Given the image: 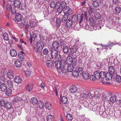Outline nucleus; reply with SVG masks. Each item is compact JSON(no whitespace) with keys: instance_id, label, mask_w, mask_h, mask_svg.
<instances>
[{"instance_id":"obj_59","label":"nucleus","mask_w":121,"mask_h":121,"mask_svg":"<svg viewBox=\"0 0 121 121\" xmlns=\"http://www.w3.org/2000/svg\"><path fill=\"white\" fill-rule=\"evenodd\" d=\"M72 20L73 21H76L78 20L77 15H73L72 17Z\"/></svg>"},{"instance_id":"obj_50","label":"nucleus","mask_w":121,"mask_h":121,"mask_svg":"<svg viewBox=\"0 0 121 121\" xmlns=\"http://www.w3.org/2000/svg\"><path fill=\"white\" fill-rule=\"evenodd\" d=\"M5 81V77L3 76H1L0 77V83H2Z\"/></svg>"},{"instance_id":"obj_58","label":"nucleus","mask_w":121,"mask_h":121,"mask_svg":"<svg viewBox=\"0 0 121 121\" xmlns=\"http://www.w3.org/2000/svg\"><path fill=\"white\" fill-rule=\"evenodd\" d=\"M12 7V6L9 4H6V8L7 10L10 11Z\"/></svg>"},{"instance_id":"obj_39","label":"nucleus","mask_w":121,"mask_h":121,"mask_svg":"<svg viewBox=\"0 0 121 121\" xmlns=\"http://www.w3.org/2000/svg\"><path fill=\"white\" fill-rule=\"evenodd\" d=\"M77 71L79 75H82L84 72L83 68L81 67H79L78 68Z\"/></svg>"},{"instance_id":"obj_44","label":"nucleus","mask_w":121,"mask_h":121,"mask_svg":"<svg viewBox=\"0 0 121 121\" xmlns=\"http://www.w3.org/2000/svg\"><path fill=\"white\" fill-rule=\"evenodd\" d=\"M69 16H67L66 15L64 14V15L63 16L62 19V21L63 22H65L68 18V17Z\"/></svg>"},{"instance_id":"obj_12","label":"nucleus","mask_w":121,"mask_h":121,"mask_svg":"<svg viewBox=\"0 0 121 121\" xmlns=\"http://www.w3.org/2000/svg\"><path fill=\"white\" fill-rule=\"evenodd\" d=\"M78 20L80 21L79 23L80 24L82 22V21L84 17V15L83 14H79L77 15Z\"/></svg>"},{"instance_id":"obj_10","label":"nucleus","mask_w":121,"mask_h":121,"mask_svg":"<svg viewBox=\"0 0 121 121\" xmlns=\"http://www.w3.org/2000/svg\"><path fill=\"white\" fill-rule=\"evenodd\" d=\"M59 47V43L57 41H55L53 43L52 47L54 49L56 50L58 49Z\"/></svg>"},{"instance_id":"obj_18","label":"nucleus","mask_w":121,"mask_h":121,"mask_svg":"<svg viewBox=\"0 0 121 121\" xmlns=\"http://www.w3.org/2000/svg\"><path fill=\"white\" fill-rule=\"evenodd\" d=\"M5 92V94L7 96H8L11 95L12 92V89L10 88H7Z\"/></svg>"},{"instance_id":"obj_9","label":"nucleus","mask_w":121,"mask_h":121,"mask_svg":"<svg viewBox=\"0 0 121 121\" xmlns=\"http://www.w3.org/2000/svg\"><path fill=\"white\" fill-rule=\"evenodd\" d=\"M33 86V84L32 83H29L27 85L26 87V90L28 91L32 90Z\"/></svg>"},{"instance_id":"obj_53","label":"nucleus","mask_w":121,"mask_h":121,"mask_svg":"<svg viewBox=\"0 0 121 121\" xmlns=\"http://www.w3.org/2000/svg\"><path fill=\"white\" fill-rule=\"evenodd\" d=\"M18 58L21 60V61H22L23 60L24 57V55H22L21 54H19L18 55Z\"/></svg>"},{"instance_id":"obj_60","label":"nucleus","mask_w":121,"mask_h":121,"mask_svg":"<svg viewBox=\"0 0 121 121\" xmlns=\"http://www.w3.org/2000/svg\"><path fill=\"white\" fill-rule=\"evenodd\" d=\"M19 97H15L12 100L14 104L16 102H17L18 101Z\"/></svg>"},{"instance_id":"obj_20","label":"nucleus","mask_w":121,"mask_h":121,"mask_svg":"<svg viewBox=\"0 0 121 121\" xmlns=\"http://www.w3.org/2000/svg\"><path fill=\"white\" fill-rule=\"evenodd\" d=\"M59 61L58 60H57L55 62L54 61L53 62V64H55L56 68V69H59L61 67V65H60V64L59 63Z\"/></svg>"},{"instance_id":"obj_55","label":"nucleus","mask_w":121,"mask_h":121,"mask_svg":"<svg viewBox=\"0 0 121 121\" xmlns=\"http://www.w3.org/2000/svg\"><path fill=\"white\" fill-rule=\"evenodd\" d=\"M71 64H72L71 65H72L73 66H76L77 64V61L76 59H74L73 60V61H72V63Z\"/></svg>"},{"instance_id":"obj_46","label":"nucleus","mask_w":121,"mask_h":121,"mask_svg":"<svg viewBox=\"0 0 121 121\" xmlns=\"http://www.w3.org/2000/svg\"><path fill=\"white\" fill-rule=\"evenodd\" d=\"M48 61H47L46 63L48 67L51 68L52 66V63L51 61H50V60Z\"/></svg>"},{"instance_id":"obj_37","label":"nucleus","mask_w":121,"mask_h":121,"mask_svg":"<svg viewBox=\"0 0 121 121\" xmlns=\"http://www.w3.org/2000/svg\"><path fill=\"white\" fill-rule=\"evenodd\" d=\"M59 63L61 66V67H63L66 66V65H65V62L64 60H62Z\"/></svg>"},{"instance_id":"obj_64","label":"nucleus","mask_w":121,"mask_h":121,"mask_svg":"<svg viewBox=\"0 0 121 121\" xmlns=\"http://www.w3.org/2000/svg\"><path fill=\"white\" fill-rule=\"evenodd\" d=\"M0 105H1L2 106H5V105L6 104L5 103V102L4 100L1 99L0 101Z\"/></svg>"},{"instance_id":"obj_63","label":"nucleus","mask_w":121,"mask_h":121,"mask_svg":"<svg viewBox=\"0 0 121 121\" xmlns=\"http://www.w3.org/2000/svg\"><path fill=\"white\" fill-rule=\"evenodd\" d=\"M55 3L54 1H52L50 3V7L52 8L53 9H55Z\"/></svg>"},{"instance_id":"obj_24","label":"nucleus","mask_w":121,"mask_h":121,"mask_svg":"<svg viewBox=\"0 0 121 121\" xmlns=\"http://www.w3.org/2000/svg\"><path fill=\"white\" fill-rule=\"evenodd\" d=\"M30 101L31 103L34 105L37 104L38 102L37 99L35 98H32Z\"/></svg>"},{"instance_id":"obj_26","label":"nucleus","mask_w":121,"mask_h":121,"mask_svg":"<svg viewBox=\"0 0 121 121\" xmlns=\"http://www.w3.org/2000/svg\"><path fill=\"white\" fill-rule=\"evenodd\" d=\"M72 24V20L71 19H69L66 22V26L67 27H70L71 26Z\"/></svg>"},{"instance_id":"obj_30","label":"nucleus","mask_w":121,"mask_h":121,"mask_svg":"<svg viewBox=\"0 0 121 121\" xmlns=\"http://www.w3.org/2000/svg\"><path fill=\"white\" fill-rule=\"evenodd\" d=\"M63 52L65 54H67L69 52V48L67 46H64L63 49Z\"/></svg>"},{"instance_id":"obj_1","label":"nucleus","mask_w":121,"mask_h":121,"mask_svg":"<svg viewBox=\"0 0 121 121\" xmlns=\"http://www.w3.org/2000/svg\"><path fill=\"white\" fill-rule=\"evenodd\" d=\"M51 52V55H50L49 56V55H48L46 58H47V60H50L51 59V58L53 59H59L61 58V56L60 54L58 53L57 50L52 49H51L50 51Z\"/></svg>"},{"instance_id":"obj_41","label":"nucleus","mask_w":121,"mask_h":121,"mask_svg":"<svg viewBox=\"0 0 121 121\" xmlns=\"http://www.w3.org/2000/svg\"><path fill=\"white\" fill-rule=\"evenodd\" d=\"M88 93L86 91H84L81 94V96L82 98H85L88 95Z\"/></svg>"},{"instance_id":"obj_52","label":"nucleus","mask_w":121,"mask_h":121,"mask_svg":"<svg viewBox=\"0 0 121 121\" xmlns=\"http://www.w3.org/2000/svg\"><path fill=\"white\" fill-rule=\"evenodd\" d=\"M43 55H47L49 53V51L47 48H45L43 50Z\"/></svg>"},{"instance_id":"obj_61","label":"nucleus","mask_w":121,"mask_h":121,"mask_svg":"<svg viewBox=\"0 0 121 121\" xmlns=\"http://www.w3.org/2000/svg\"><path fill=\"white\" fill-rule=\"evenodd\" d=\"M61 20L59 18L57 19L56 21V23L57 26H59L60 25L61 23Z\"/></svg>"},{"instance_id":"obj_32","label":"nucleus","mask_w":121,"mask_h":121,"mask_svg":"<svg viewBox=\"0 0 121 121\" xmlns=\"http://www.w3.org/2000/svg\"><path fill=\"white\" fill-rule=\"evenodd\" d=\"M66 117L68 121H72L73 117L70 114H67L66 116Z\"/></svg>"},{"instance_id":"obj_33","label":"nucleus","mask_w":121,"mask_h":121,"mask_svg":"<svg viewBox=\"0 0 121 121\" xmlns=\"http://www.w3.org/2000/svg\"><path fill=\"white\" fill-rule=\"evenodd\" d=\"M38 35H39V37L41 40H43L44 38V37L43 36V35L41 33L39 32V31H36Z\"/></svg>"},{"instance_id":"obj_36","label":"nucleus","mask_w":121,"mask_h":121,"mask_svg":"<svg viewBox=\"0 0 121 121\" xmlns=\"http://www.w3.org/2000/svg\"><path fill=\"white\" fill-rule=\"evenodd\" d=\"M6 84L10 86V88H12L13 87V83L12 81L10 80H9L7 81Z\"/></svg>"},{"instance_id":"obj_35","label":"nucleus","mask_w":121,"mask_h":121,"mask_svg":"<svg viewBox=\"0 0 121 121\" xmlns=\"http://www.w3.org/2000/svg\"><path fill=\"white\" fill-rule=\"evenodd\" d=\"M107 92L104 93H103L102 96L101 97V99L103 101H105L106 99H108Z\"/></svg>"},{"instance_id":"obj_3","label":"nucleus","mask_w":121,"mask_h":121,"mask_svg":"<svg viewBox=\"0 0 121 121\" xmlns=\"http://www.w3.org/2000/svg\"><path fill=\"white\" fill-rule=\"evenodd\" d=\"M62 12L67 16L71 15L73 13V10L68 6H65L62 8Z\"/></svg>"},{"instance_id":"obj_21","label":"nucleus","mask_w":121,"mask_h":121,"mask_svg":"<svg viewBox=\"0 0 121 121\" xmlns=\"http://www.w3.org/2000/svg\"><path fill=\"white\" fill-rule=\"evenodd\" d=\"M73 60V59L70 56H68L66 59V63L68 65H71Z\"/></svg>"},{"instance_id":"obj_38","label":"nucleus","mask_w":121,"mask_h":121,"mask_svg":"<svg viewBox=\"0 0 121 121\" xmlns=\"http://www.w3.org/2000/svg\"><path fill=\"white\" fill-rule=\"evenodd\" d=\"M115 14L118 15L120 13L121 11V8L119 7H116L115 9Z\"/></svg>"},{"instance_id":"obj_5","label":"nucleus","mask_w":121,"mask_h":121,"mask_svg":"<svg viewBox=\"0 0 121 121\" xmlns=\"http://www.w3.org/2000/svg\"><path fill=\"white\" fill-rule=\"evenodd\" d=\"M100 74L98 71H96L94 73V75H91L90 76L91 79L92 81H95L96 79L97 80L100 79Z\"/></svg>"},{"instance_id":"obj_8","label":"nucleus","mask_w":121,"mask_h":121,"mask_svg":"<svg viewBox=\"0 0 121 121\" xmlns=\"http://www.w3.org/2000/svg\"><path fill=\"white\" fill-rule=\"evenodd\" d=\"M15 19L17 21L20 22L22 19V15L19 13H17L16 15Z\"/></svg>"},{"instance_id":"obj_23","label":"nucleus","mask_w":121,"mask_h":121,"mask_svg":"<svg viewBox=\"0 0 121 121\" xmlns=\"http://www.w3.org/2000/svg\"><path fill=\"white\" fill-rule=\"evenodd\" d=\"M14 64L16 67H19L21 65L22 62L19 60H16L15 62H14Z\"/></svg>"},{"instance_id":"obj_48","label":"nucleus","mask_w":121,"mask_h":121,"mask_svg":"<svg viewBox=\"0 0 121 121\" xmlns=\"http://www.w3.org/2000/svg\"><path fill=\"white\" fill-rule=\"evenodd\" d=\"M62 100L63 103L64 104H66L67 103L68 99L65 96L63 97Z\"/></svg>"},{"instance_id":"obj_62","label":"nucleus","mask_w":121,"mask_h":121,"mask_svg":"<svg viewBox=\"0 0 121 121\" xmlns=\"http://www.w3.org/2000/svg\"><path fill=\"white\" fill-rule=\"evenodd\" d=\"M34 110V109L33 108H32L30 109V114L32 116H34L35 115V112L33 111V110Z\"/></svg>"},{"instance_id":"obj_51","label":"nucleus","mask_w":121,"mask_h":121,"mask_svg":"<svg viewBox=\"0 0 121 121\" xmlns=\"http://www.w3.org/2000/svg\"><path fill=\"white\" fill-rule=\"evenodd\" d=\"M41 4L40 3L37 2L35 4V7L36 9H37L40 8L41 6Z\"/></svg>"},{"instance_id":"obj_4","label":"nucleus","mask_w":121,"mask_h":121,"mask_svg":"<svg viewBox=\"0 0 121 121\" xmlns=\"http://www.w3.org/2000/svg\"><path fill=\"white\" fill-rule=\"evenodd\" d=\"M96 11V9L93 7H90L88 13H89L87 15L86 12H85V13H84L85 16L84 17H89L90 16L91 17H92V16H91V15L92 13L95 12Z\"/></svg>"},{"instance_id":"obj_19","label":"nucleus","mask_w":121,"mask_h":121,"mask_svg":"<svg viewBox=\"0 0 121 121\" xmlns=\"http://www.w3.org/2000/svg\"><path fill=\"white\" fill-rule=\"evenodd\" d=\"M45 106L46 108L49 110L51 109L52 108V106L49 102H46L45 103Z\"/></svg>"},{"instance_id":"obj_11","label":"nucleus","mask_w":121,"mask_h":121,"mask_svg":"<svg viewBox=\"0 0 121 121\" xmlns=\"http://www.w3.org/2000/svg\"><path fill=\"white\" fill-rule=\"evenodd\" d=\"M77 49L76 46L75 45L74 46L72 47L71 49L70 52L71 53L73 54V55L76 56V52L77 50Z\"/></svg>"},{"instance_id":"obj_25","label":"nucleus","mask_w":121,"mask_h":121,"mask_svg":"<svg viewBox=\"0 0 121 121\" xmlns=\"http://www.w3.org/2000/svg\"><path fill=\"white\" fill-rule=\"evenodd\" d=\"M82 74L83 78L85 79H88L90 77V75L87 72H84Z\"/></svg>"},{"instance_id":"obj_14","label":"nucleus","mask_w":121,"mask_h":121,"mask_svg":"<svg viewBox=\"0 0 121 121\" xmlns=\"http://www.w3.org/2000/svg\"><path fill=\"white\" fill-rule=\"evenodd\" d=\"M10 54L12 57L16 56L17 55L16 51L14 49H11L10 50Z\"/></svg>"},{"instance_id":"obj_29","label":"nucleus","mask_w":121,"mask_h":121,"mask_svg":"<svg viewBox=\"0 0 121 121\" xmlns=\"http://www.w3.org/2000/svg\"><path fill=\"white\" fill-rule=\"evenodd\" d=\"M68 65L67 67V71L69 72H72L73 69V66L72 65Z\"/></svg>"},{"instance_id":"obj_31","label":"nucleus","mask_w":121,"mask_h":121,"mask_svg":"<svg viewBox=\"0 0 121 121\" xmlns=\"http://www.w3.org/2000/svg\"><path fill=\"white\" fill-rule=\"evenodd\" d=\"M116 100V96L113 95L111 96L110 98V101L112 103H114Z\"/></svg>"},{"instance_id":"obj_43","label":"nucleus","mask_w":121,"mask_h":121,"mask_svg":"<svg viewBox=\"0 0 121 121\" xmlns=\"http://www.w3.org/2000/svg\"><path fill=\"white\" fill-rule=\"evenodd\" d=\"M3 39L5 40L8 41L9 40L8 35L7 33H5L3 34Z\"/></svg>"},{"instance_id":"obj_54","label":"nucleus","mask_w":121,"mask_h":121,"mask_svg":"<svg viewBox=\"0 0 121 121\" xmlns=\"http://www.w3.org/2000/svg\"><path fill=\"white\" fill-rule=\"evenodd\" d=\"M66 66H65L64 67H61V68H60L63 73H65L66 72Z\"/></svg>"},{"instance_id":"obj_57","label":"nucleus","mask_w":121,"mask_h":121,"mask_svg":"<svg viewBox=\"0 0 121 121\" xmlns=\"http://www.w3.org/2000/svg\"><path fill=\"white\" fill-rule=\"evenodd\" d=\"M116 80L118 82L121 81V77L119 75H117L116 78Z\"/></svg>"},{"instance_id":"obj_45","label":"nucleus","mask_w":121,"mask_h":121,"mask_svg":"<svg viewBox=\"0 0 121 121\" xmlns=\"http://www.w3.org/2000/svg\"><path fill=\"white\" fill-rule=\"evenodd\" d=\"M12 104L9 102H7L5 104V106L7 109H10L11 107Z\"/></svg>"},{"instance_id":"obj_13","label":"nucleus","mask_w":121,"mask_h":121,"mask_svg":"<svg viewBox=\"0 0 121 121\" xmlns=\"http://www.w3.org/2000/svg\"><path fill=\"white\" fill-rule=\"evenodd\" d=\"M113 74H111V73L109 72H108L106 73L105 78L107 80H110L112 79V77Z\"/></svg>"},{"instance_id":"obj_27","label":"nucleus","mask_w":121,"mask_h":121,"mask_svg":"<svg viewBox=\"0 0 121 121\" xmlns=\"http://www.w3.org/2000/svg\"><path fill=\"white\" fill-rule=\"evenodd\" d=\"M69 91L72 93L76 92L77 91V88L75 86H73L70 87Z\"/></svg>"},{"instance_id":"obj_6","label":"nucleus","mask_w":121,"mask_h":121,"mask_svg":"<svg viewBox=\"0 0 121 121\" xmlns=\"http://www.w3.org/2000/svg\"><path fill=\"white\" fill-rule=\"evenodd\" d=\"M89 21L90 22L91 25H92L90 27L89 30L90 31H92L94 29L93 26H94L95 25V21H94L92 17L90 18L89 19Z\"/></svg>"},{"instance_id":"obj_42","label":"nucleus","mask_w":121,"mask_h":121,"mask_svg":"<svg viewBox=\"0 0 121 121\" xmlns=\"http://www.w3.org/2000/svg\"><path fill=\"white\" fill-rule=\"evenodd\" d=\"M78 73L77 70H74L72 73V75L74 77H78L79 75Z\"/></svg>"},{"instance_id":"obj_7","label":"nucleus","mask_w":121,"mask_h":121,"mask_svg":"<svg viewBox=\"0 0 121 121\" xmlns=\"http://www.w3.org/2000/svg\"><path fill=\"white\" fill-rule=\"evenodd\" d=\"M14 71L12 70H9L7 74V77L10 79L13 78L14 77Z\"/></svg>"},{"instance_id":"obj_16","label":"nucleus","mask_w":121,"mask_h":121,"mask_svg":"<svg viewBox=\"0 0 121 121\" xmlns=\"http://www.w3.org/2000/svg\"><path fill=\"white\" fill-rule=\"evenodd\" d=\"M0 87L1 91L3 92L5 91L8 88L6 85L4 83L1 84L0 86Z\"/></svg>"},{"instance_id":"obj_17","label":"nucleus","mask_w":121,"mask_h":121,"mask_svg":"<svg viewBox=\"0 0 121 121\" xmlns=\"http://www.w3.org/2000/svg\"><path fill=\"white\" fill-rule=\"evenodd\" d=\"M13 2L15 7H19L21 5V3L19 0H15Z\"/></svg>"},{"instance_id":"obj_40","label":"nucleus","mask_w":121,"mask_h":121,"mask_svg":"<svg viewBox=\"0 0 121 121\" xmlns=\"http://www.w3.org/2000/svg\"><path fill=\"white\" fill-rule=\"evenodd\" d=\"M100 74V78H104L105 77L106 73L104 71H101L99 73Z\"/></svg>"},{"instance_id":"obj_56","label":"nucleus","mask_w":121,"mask_h":121,"mask_svg":"<svg viewBox=\"0 0 121 121\" xmlns=\"http://www.w3.org/2000/svg\"><path fill=\"white\" fill-rule=\"evenodd\" d=\"M67 3L64 1H62L60 4V6L61 8H63L65 6H66Z\"/></svg>"},{"instance_id":"obj_49","label":"nucleus","mask_w":121,"mask_h":121,"mask_svg":"<svg viewBox=\"0 0 121 121\" xmlns=\"http://www.w3.org/2000/svg\"><path fill=\"white\" fill-rule=\"evenodd\" d=\"M60 3L59 1H57L56 3H55V9L58 8L60 7Z\"/></svg>"},{"instance_id":"obj_28","label":"nucleus","mask_w":121,"mask_h":121,"mask_svg":"<svg viewBox=\"0 0 121 121\" xmlns=\"http://www.w3.org/2000/svg\"><path fill=\"white\" fill-rule=\"evenodd\" d=\"M47 121H53L54 120L53 116L52 115H49L47 117Z\"/></svg>"},{"instance_id":"obj_47","label":"nucleus","mask_w":121,"mask_h":121,"mask_svg":"<svg viewBox=\"0 0 121 121\" xmlns=\"http://www.w3.org/2000/svg\"><path fill=\"white\" fill-rule=\"evenodd\" d=\"M93 6L94 7L96 8L99 6V3L97 1L94 2L92 4Z\"/></svg>"},{"instance_id":"obj_34","label":"nucleus","mask_w":121,"mask_h":121,"mask_svg":"<svg viewBox=\"0 0 121 121\" xmlns=\"http://www.w3.org/2000/svg\"><path fill=\"white\" fill-rule=\"evenodd\" d=\"M44 104L41 101H40L39 102L38 105L37 106L40 109H42L43 108L44 106Z\"/></svg>"},{"instance_id":"obj_15","label":"nucleus","mask_w":121,"mask_h":121,"mask_svg":"<svg viewBox=\"0 0 121 121\" xmlns=\"http://www.w3.org/2000/svg\"><path fill=\"white\" fill-rule=\"evenodd\" d=\"M14 82L17 84H19L21 82L22 79L19 76H17L14 78Z\"/></svg>"},{"instance_id":"obj_2","label":"nucleus","mask_w":121,"mask_h":121,"mask_svg":"<svg viewBox=\"0 0 121 121\" xmlns=\"http://www.w3.org/2000/svg\"><path fill=\"white\" fill-rule=\"evenodd\" d=\"M44 46V45L43 42L41 41L37 42L35 44V46L33 47L34 52L38 54L41 53Z\"/></svg>"},{"instance_id":"obj_22","label":"nucleus","mask_w":121,"mask_h":121,"mask_svg":"<svg viewBox=\"0 0 121 121\" xmlns=\"http://www.w3.org/2000/svg\"><path fill=\"white\" fill-rule=\"evenodd\" d=\"M108 70L110 73L112 74H114L115 72V69L114 66H113L110 65L108 68Z\"/></svg>"}]
</instances>
